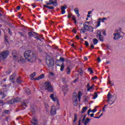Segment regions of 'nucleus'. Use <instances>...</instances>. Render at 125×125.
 Listing matches in <instances>:
<instances>
[{"label": "nucleus", "mask_w": 125, "mask_h": 125, "mask_svg": "<svg viewBox=\"0 0 125 125\" xmlns=\"http://www.w3.org/2000/svg\"><path fill=\"white\" fill-rule=\"evenodd\" d=\"M25 59H27L29 62H34L36 61V54L31 50L26 51L24 53Z\"/></svg>", "instance_id": "f257e3e1"}, {"label": "nucleus", "mask_w": 125, "mask_h": 125, "mask_svg": "<svg viewBox=\"0 0 125 125\" xmlns=\"http://www.w3.org/2000/svg\"><path fill=\"white\" fill-rule=\"evenodd\" d=\"M123 29L121 27H118L116 29H115V33L113 34V39L115 41L119 40V39H121L122 38L121 33H123Z\"/></svg>", "instance_id": "f03ea898"}, {"label": "nucleus", "mask_w": 125, "mask_h": 125, "mask_svg": "<svg viewBox=\"0 0 125 125\" xmlns=\"http://www.w3.org/2000/svg\"><path fill=\"white\" fill-rule=\"evenodd\" d=\"M43 88L45 90L48 91V92H53V87L51 84L49 82H45L43 85Z\"/></svg>", "instance_id": "7ed1b4c3"}, {"label": "nucleus", "mask_w": 125, "mask_h": 125, "mask_svg": "<svg viewBox=\"0 0 125 125\" xmlns=\"http://www.w3.org/2000/svg\"><path fill=\"white\" fill-rule=\"evenodd\" d=\"M116 97L112 95L111 93H108L107 94V100L106 101L108 102V104L110 105H112V104H114L115 102L116 101Z\"/></svg>", "instance_id": "20e7f679"}, {"label": "nucleus", "mask_w": 125, "mask_h": 125, "mask_svg": "<svg viewBox=\"0 0 125 125\" xmlns=\"http://www.w3.org/2000/svg\"><path fill=\"white\" fill-rule=\"evenodd\" d=\"M9 55V52L7 50L4 51L0 54V60L5 59Z\"/></svg>", "instance_id": "39448f33"}, {"label": "nucleus", "mask_w": 125, "mask_h": 125, "mask_svg": "<svg viewBox=\"0 0 125 125\" xmlns=\"http://www.w3.org/2000/svg\"><path fill=\"white\" fill-rule=\"evenodd\" d=\"M46 63L49 67H52L54 65V60L51 58L46 59Z\"/></svg>", "instance_id": "423d86ee"}, {"label": "nucleus", "mask_w": 125, "mask_h": 125, "mask_svg": "<svg viewBox=\"0 0 125 125\" xmlns=\"http://www.w3.org/2000/svg\"><path fill=\"white\" fill-rule=\"evenodd\" d=\"M21 102V99L19 98H14L7 102L8 104H14V103H18Z\"/></svg>", "instance_id": "0eeeda50"}, {"label": "nucleus", "mask_w": 125, "mask_h": 125, "mask_svg": "<svg viewBox=\"0 0 125 125\" xmlns=\"http://www.w3.org/2000/svg\"><path fill=\"white\" fill-rule=\"evenodd\" d=\"M103 32V30H98L97 31V38H98L99 39L100 42H104V38L103 37V35H101V32Z\"/></svg>", "instance_id": "6e6552de"}, {"label": "nucleus", "mask_w": 125, "mask_h": 125, "mask_svg": "<svg viewBox=\"0 0 125 125\" xmlns=\"http://www.w3.org/2000/svg\"><path fill=\"white\" fill-rule=\"evenodd\" d=\"M72 100L73 105L74 106H78V97H77V93H74V96L72 97Z\"/></svg>", "instance_id": "1a4fd4ad"}, {"label": "nucleus", "mask_w": 125, "mask_h": 125, "mask_svg": "<svg viewBox=\"0 0 125 125\" xmlns=\"http://www.w3.org/2000/svg\"><path fill=\"white\" fill-rule=\"evenodd\" d=\"M83 26L84 30H86V31H89V32H93V27L89 26L85 23H84Z\"/></svg>", "instance_id": "9d476101"}, {"label": "nucleus", "mask_w": 125, "mask_h": 125, "mask_svg": "<svg viewBox=\"0 0 125 125\" xmlns=\"http://www.w3.org/2000/svg\"><path fill=\"white\" fill-rule=\"evenodd\" d=\"M47 5H57V0H49V2H46Z\"/></svg>", "instance_id": "9b49d317"}, {"label": "nucleus", "mask_w": 125, "mask_h": 125, "mask_svg": "<svg viewBox=\"0 0 125 125\" xmlns=\"http://www.w3.org/2000/svg\"><path fill=\"white\" fill-rule=\"evenodd\" d=\"M50 98L54 101V102H56L57 104H59V102L58 101V99L57 98L54 96V94H52L50 96Z\"/></svg>", "instance_id": "f8f14e48"}, {"label": "nucleus", "mask_w": 125, "mask_h": 125, "mask_svg": "<svg viewBox=\"0 0 125 125\" xmlns=\"http://www.w3.org/2000/svg\"><path fill=\"white\" fill-rule=\"evenodd\" d=\"M50 113L51 115H56V107L55 106H52Z\"/></svg>", "instance_id": "ddd939ff"}, {"label": "nucleus", "mask_w": 125, "mask_h": 125, "mask_svg": "<svg viewBox=\"0 0 125 125\" xmlns=\"http://www.w3.org/2000/svg\"><path fill=\"white\" fill-rule=\"evenodd\" d=\"M16 60H15L16 61H18V62H21L22 63V62H24V59L22 58V57L19 56V57H16Z\"/></svg>", "instance_id": "4468645a"}, {"label": "nucleus", "mask_w": 125, "mask_h": 125, "mask_svg": "<svg viewBox=\"0 0 125 125\" xmlns=\"http://www.w3.org/2000/svg\"><path fill=\"white\" fill-rule=\"evenodd\" d=\"M32 125H38V121L36 117H33L32 119V121H31Z\"/></svg>", "instance_id": "2eb2a0df"}, {"label": "nucleus", "mask_w": 125, "mask_h": 125, "mask_svg": "<svg viewBox=\"0 0 125 125\" xmlns=\"http://www.w3.org/2000/svg\"><path fill=\"white\" fill-rule=\"evenodd\" d=\"M62 91H63L64 93H66L68 91V86L67 85H64L62 86Z\"/></svg>", "instance_id": "dca6fc26"}, {"label": "nucleus", "mask_w": 125, "mask_h": 125, "mask_svg": "<svg viewBox=\"0 0 125 125\" xmlns=\"http://www.w3.org/2000/svg\"><path fill=\"white\" fill-rule=\"evenodd\" d=\"M44 78V74H42L41 75H40L38 77L34 78V80L39 81V80H42V79H43Z\"/></svg>", "instance_id": "f3484780"}, {"label": "nucleus", "mask_w": 125, "mask_h": 125, "mask_svg": "<svg viewBox=\"0 0 125 125\" xmlns=\"http://www.w3.org/2000/svg\"><path fill=\"white\" fill-rule=\"evenodd\" d=\"M16 78V75L15 74H13L10 77V81L12 83H14V80Z\"/></svg>", "instance_id": "a211bd4d"}, {"label": "nucleus", "mask_w": 125, "mask_h": 125, "mask_svg": "<svg viewBox=\"0 0 125 125\" xmlns=\"http://www.w3.org/2000/svg\"><path fill=\"white\" fill-rule=\"evenodd\" d=\"M6 96V93L3 92H0V99H4V97Z\"/></svg>", "instance_id": "6ab92c4d"}, {"label": "nucleus", "mask_w": 125, "mask_h": 125, "mask_svg": "<svg viewBox=\"0 0 125 125\" xmlns=\"http://www.w3.org/2000/svg\"><path fill=\"white\" fill-rule=\"evenodd\" d=\"M12 55L14 57V60H16V57H17V51H16V50L13 51L12 52Z\"/></svg>", "instance_id": "aec40b11"}, {"label": "nucleus", "mask_w": 125, "mask_h": 125, "mask_svg": "<svg viewBox=\"0 0 125 125\" xmlns=\"http://www.w3.org/2000/svg\"><path fill=\"white\" fill-rule=\"evenodd\" d=\"M21 107V108H23L21 109V110H24V109H26V107H27V104L25 103H22Z\"/></svg>", "instance_id": "412c9836"}, {"label": "nucleus", "mask_w": 125, "mask_h": 125, "mask_svg": "<svg viewBox=\"0 0 125 125\" xmlns=\"http://www.w3.org/2000/svg\"><path fill=\"white\" fill-rule=\"evenodd\" d=\"M82 96H83V93H82V92H81V91H79L78 92V95L79 101H81V98Z\"/></svg>", "instance_id": "4be33fe9"}, {"label": "nucleus", "mask_w": 125, "mask_h": 125, "mask_svg": "<svg viewBox=\"0 0 125 125\" xmlns=\"http://www.w3.org/2000/svg\"><path fill=\"white\" fill-rule=\"evenodd\" d=\"M74 11H75V13L76 14H77L78 17H80V13H79V8H75L74 9Z\"/></svg>", "instance_id": "5701e85b"}, {"label": "nucleus", "mask_w": 125, "mask_h": 125, "mask_svg": "<svg viewBox=\"0 0 125 125\" xmlns=\"http://www.w3.org/2000/svg\"><path fill=\"white\" fill-rule=\"evenodd\" d=\"M35 38L39 41H42V40L43 39V36L42 35H41L39 37H36Z\"/></svg>", "instance_id": "b1692460"}, {"label": "nucleus", "mask_w": 125, "mask_h": 125, "mask_svg": "<svg viewBox=\"0 0 125 125\" xmlns=\"http://www.w3.org/2000/svg\"><path fill=\"white\" fill-rule=\"evenodd\" d=\"M77 120H78L77 114H74V120H73V124H77V123H76V122H77Z\"/></svg>", "instance_id": "393cba45"}, {"label": "nucleus", "mask_w": 125, "mask_h": 125, "mask_svg": "<svg viewBox=\"0 0 125 125\" xmlns=\"http://www.w3.org/2000/svg\"><path fill=\"white\" fill-rule=\"evenodd\" d=\"M93 87H94V84H93L92 86L87 88V91H90V90H92V89H93Z\"/></svg>", "instance_id": "a878e982"}, {"label": "nucleus", "mask_w": 125, "mask_h": 125, "mask_svg": "<svg viewBox=\"0 0 125 125\" xmlns=\"http://www.w3.org/2000/svg\"><path fill=\"white\" fill-rule=\"evenodd\" d=\"M90 122V120L89 118H87L85 121L84 122V125H86L88 123Z\"/></svg>", "instance_id": "bb28decb"}, {"label": "nucleus", "mask_w": 125, "mask_h": 125, "mask_svg": "<svg viewBox=\"0 0 125 125\" xmlns=\"http://www.w3.org/2000/svg\"><path fill=\"white\" fill-rule=\"evenodd\" d=\"M36 76V73L34 72L33 73L31 74L30 75V80H31L32 81H33V80H34V77H35Z\"/></svg>", "instance_id": "cd10ccee"}, {"label": "nucleus", "mask_w": 125, "mask_h": 125, "mask_svg": "<svg viewBox=\"0 0 125 125\" xmlns=\"http://www.w3.org/2000/svg\"><path fill=\"white\" fill-rule=\"evenodd\" d=\"M35 32H28V36L29 37H34V35H35Z\"/></svg>", "instance_id": "c85d7f7f"}, {"label": "nucleus", "mask_w": 125, "mask_h": 125, "mask_svg": "<svg viewBox=\"0 0 125 125\" xmlns=\"http://www.w3.org/2000/svg\"><path fill=\"white\" fill-rule=\"evenodd\" d=\"M93 43L94 44H97V43H98V40H97L96 39H93Z\"/></svg>", "instance_id": "c756f323"}, {"label": "nucleus", "mask_w": 125, "mask_h": 125, "mask_svg": "<svg viewBox=\"0 0 125 125\" xmlns=\"http://www.w3.org/2000/svg\"><path fill=\"white\" fill-rule=\"evenodd\" d=\"M87 110V107H83L82 109V113H84V112H85V111H86Z\"/></svg>", "instance_id": "7c9ffc66"}, {"label": "nucleus", "mask_w": 125, "mask_h": 125, "mask_svg": "<svg viewBox=\"0 0 125 125\" xmlns=\"http://www.w3.org/2000/svg\"><path fill=\"white\" fill-rule=\"evenodd\" d=\"M25 90L26 94H27V95H30V94H31V91H30V89H26Z\"/></svg>", "instance_id": "2f4dec72"}, {"label": "nucleus", "mask_w": 125, "mask_h": 125, "mask_svg": "<svg viewBox=\"0 0 125 125\" xmlns=\"http://www.w3.org/2000/svg\"><path fill=\"white\" fill-rule=\"evenodd\" d=\"M17 83H22V81L20 79V77L17 79Z\"/></svg>", "instance_id": "473e14b6"}, {"label": "nucleus", "mask_w": 125, "mask_h": 125, "mask_svg": "<svg viewBox=\"0 0 125 125\" xmlns=\"http://www.w3.org/2000/svg\"><path fill=\"white\" fill-rule=\"evenodd\" d=\"M72 19L74 21V23L76 24L77 23V19H76V17L74 16H72Z\"/></svg>", "instance_id": "72a5a7b5"}, {"label": "nucleus", "mask_w": 125, "mask_h": 125, "mask_svg": "<svg viewBox=\"0 0 125 125\" xmlns=\"http://www.w3.org/2000/svg\"><path fill=\"white\" fill-rule=\"evenodd\" d=\"M67 8V5H64L61 7L62 10H65Z\"/></svg>", "instance_id": "f704fd0d"}, {"label": "nucleus", "mask_w": 125, "mask_h": 125, "mask_svg": "<svg viewBox=\"0 0 125 125\" xmlns=\"http://www.w3.org/2000/svg\"><path fill=\"white\" fill-rule=\"evenodd\" d=\"M99 21L97 22V27H99L100 26V23L101 22V19L100 18L99 19Z\"/></svg>", "instance_id": "c9c22d12"}, {"label": "nucleus", "mask_w": 125, "mask_h": 125, "mask_svg": "<svg viewBox=\"0 0 125 125\" xmlns=\"http://www.w3.org/2000/svg\"><path fill=\"white\" fill-rule=\"evenodd\" d=\"M65 68V66H64V65L63 64H62L61 66V71H63L64 70V68Z\"/></svg>", "instance_id": "e433bc0d"}, {"label": "nucleus", "mask_w": 125, "mask_h": 125, "mask_svg": "<svg viewBox=\"0 0 125 125\" xmlns=\"http://www.w3.org/2000/svg\"><path fill=\"white\" fill-rule=\"evenodd\" d=\"M105 20H107V18H103L102 20L101 19V21L103 22L104 23L105 22Z\"/></svg>", "instance_id": "4c0bfd02"}, {"label": "nucleus", "mask_w": 125, "mask_h": 125, "mask_svg": "<svg viewBox=\"0 0 125 125\" xmlns=\"http://www.w3.org/2000/svg\"><path fill=\"white\" fill-rule=\"evenodd\" d=\"M59 63H60V60H57L56 62V65H57V66H60V64H59Z\"/></svg>", "instance_id": "58836bf2"}, {"label": "nucleus", "mask_w": 125, "mask_h": 125, "mask_svg": "<svg viewBox=\"0 0 125 125\" xmlns=\"http://www.w3.org/2000/svg\"><path fill=\"white\" fill-rule=\"evenodd\" d=\"M66 71H67L66 73H67V75H70V74L71 73V70L69 69V68H67Z\"/></svg>", "instance_id": "ea45409f"}, {"label": "nucleus", "mask_w": 125, "mask_h": 125, "mask_svg": "<svg viewBox=\"0 0 125 125\" xmlns=\"http://www.w3.org/2000/svg\"><path fill=\"white\" fill-rule=\"evenodd\" d=\"M98 96V95L97 94V93H95L93 99H96Z\"/></svg>", "instance_id": "a19ab883"}, {"label": "nucleus", "mask_w": 125, "mask_h": 125, "mask_svg": "<svg viewBox=\"0 0 125 125\" xmlns=\"http://www.w3.org/2000/svg\"><path fill=\"white\" fill-rule=\"evenodd\" d=\"M107 106H108V105L107 104L104 105V106L103 108V112H105V108H106Z\"/></svg>", "instance_id": "79ce46f5"}, {"label": "nucleus", "mask_w": 125, "mask_h": 125, "mask_svg": "<svg viewBox=\"0 0 125 125\" xmlns=\"http://www.w3.org/2000/svg\"><path fill=\"white\" fill-rule=\"evenodd\" d=\"M60 61H62V62H65V59H64L63 58H60Z\"/></svg>", "instance_id": "37998d69"}, {"label": "nucleus", "mask_w": 125, "mask_h": 125, "mask_svg": "<svg viewBox=\"0 0 125 125\" xmlns=\"http://www.w3.org/2000/svg\"><path fill=\"white\" fill-rule=\"evenodd\" d=\"M72 32L73 33H75V34H76L77 33V29L76 28H73V30H72Z\"/></svg>", "instance_id": "c03bdc74"}, {"label": "nucleus", "mask_w": 125, "mask_h": 125, "mask_svg": "<svg viewBox=\"0 0 125 125\" xmlns=\"http://www.w3.org/2000/svg\"><path fill=\"white\" fill-rule=\"evenodd\" d=\"M47 8H48V9H54V7L48 6Z\"/></svg>", "instance_id": "a18cd8bd"}, {"label": "nucleus", "mask_w": 125, "mask_h": 125, "mask_svg": "<svg viewBox=\"0 0 125 125\" xmlns=\"http://www.w3.org/2000/svg\"><path fill=\"white\" fill-rule=\"evenodd\" d=\"M80 32L82 33V34H84V33H85V31L83 29H81L80 30Z\"/></svg>", "instance_id": "49530a36"}, {"label": "nucleus", "mask_w": 125, "mask_h": 125, "mask_svg": "<svg viewBox=\"0 0 125 125\" xmlns=\"http://www.w3.org/2000/svg\"><path fill=\"white\" fill-rule=\"evenodd\" d=\"M97 79V76H95L92 78V81H94L95 80H96Z\"/></svg>", "instance_id": "de8ad7c7"}, {"label": "nucleus", "mask_w": 125, "mask_h": 125, "mask_svg": "<svg viewBox=\"0 0 125 125\" xmlns=\"http://www.w3.org/2000/svg\"><path fill=\"white\" fill-rule=\"evenodd\" d=\"M96 111H97V109L95 108V109L91 110V112H92L93 113H95V112H96Z\"/></svg>", "instance_id": "09e8293b"}, {"label": "nucleus", "mask_w": 125, "mask_h": 125, "mask_svg": "<svg viewBox=\"0 0 125 125\" xmlns=\"http://www.w3.org/2000/svg\"><path fill=\"white\" fill-rule=\"evenodd\" d=\"M91 112V109H89L88 111V112H87V115H88V116H89V115H90V113Z\"/></svg>", "instance_id": "8fccbe9b"}, {"label": "nucleus", "mask_w": 125, "mask_h": 125, "mask_svg": "<svg viewBox=\"0 0 125 125\" xmlns=\"http://www.w3.org/2000/svg\"><path fill=\"white\" fill-rule=\"evenodd\" d=\"M85 45H86V46H88L89 45L88 42L85 41Z\"/></svg>", "instance_id": "3c124183"}, {"label": "nucleus", "mask_w": 125, "mask_h": 125, "mask_svg": "<svg viewBox=\"0 0 125 125\" xmlns=\"http://www.w3.org/2000/svg\"><path fill=\"white\" fill-rule=\"evenodd\" d=\"M65 10H62V14H65Z\"/></svg>", "instance_id": "603ef678"}, {"label": "nucleus", "mask_w": 125, "mask_h": 125, "mask_svg": "<svg viewBox=\"0 0 125 125\" xmlns=\"http://www.w3.org/2000/svg\"><path fill=\"white\" fill-rule=\"evenodd\" d=\"M49 75H50V76H51L52 77H54V73H52V72H50V73H49Z\"/></svg>", "instance_id": "864d4df0"}, {"label": "nucleus", "mask_w": 125, "mask_h": 125, "mask_svg": "<svg viewBox=\"0 0 125 125\" xmlns=\"http://www.w3.org/2000/svg\"><path fill=\"white\" fill-rule=\"evenodd\" d=\"M45 107L46 109H48V107H49V106H48V104H45Z\"/></svg>", "instance_id": "5fc2aeb1"}, {"label": "nucleus", "mask_w": 125, "mask_h": 125, "mask_svg": "<svg viewBox=\"0 0 125 125\" xmlns=\"http://www.w3.org/2000/svg\"><path fill=\"white\" fill-rule=\"evenodd\" d=\"M97 61L99 63H100V62H101V60H100V58L98 57L97 59Z\"/></svg>", "instance_id": "6e6d98bb"}, {"label": "nucleus", "mask_w": 125, "mask_h": 125, "mask_svg": "<svg viewBox=\"0 0 125 125\" xmlns=\"http://www.w3.org/2000/svg\"><path fill=\"white\" fill-rule=\"evenodd\" d=\"M62 82L65 83H66V79L65 78H62Z\"/></svg>", "instance_id": "4d7b16f0"}, {"label": "nucleus", "mask_w": 125, "mask_h": 125, "mask_svg": "<svg viewBox=\"0 0 125 125\" xmlns=\"http://www.w3.org/2000/svg\"><path fill=\"white\" fill-rule=\"evenodd\" d=\"M5 114H9V110H5Z\"/></svg>", "instance_id": "13d9d810"}, {"label": "nucleus", "mask_w": 125, "mask_h": 125, "mask_svg": "<svg viewBox=\"0 0 125 125\" xmlns=\"http://www.w3.org/2000/svg\"><path fill=\"white\" fill-rule=\"evenodd\" d=\"M103 35H104V36H106V31H104L103 32Z\"/></svg>", "instance_id": "bf43d9fd"}, {"label": "nucleus", "mask_w": 125, "mask_h": 125, "mask_svg": "<svg viewBox=\"0 0 125 125\" xmlns=\"http://www.w3.org/2000/svg\"><path fill=\"white\" fill-rule=\"evenodd\" d=\"M84 59L85 61H87V57H84Z\"/></svg>", "instance_id": "052dcab7"}, {"label": "nucleus", "mask_w": 125, "mask_h": 125, "mask_svg": "<svg viewBox=\"0 0 125 125\" xmlns=\"http://www.w3.org/2000/svg\"><path fill=\"white\" fill-rule=\"evenodd\" d=\"M90 116L91 117V118H93V117L94 116V114H91L90 115Z\"/></svg>", "instance_id": "680f3d73"}, {"label": "nucleus", "mask_w": 125, "mask_h": 125, "mask_svg": "<svg viewBox=\"0 0 125 125\" xmlns=\"http://www.w3.org/2000/svg\"><path fill=\"white\" fill-rule=\"evenodd\" d=\"M84 120H85V116H83L82 122H84Z\"/></svg>", "instance_id": "e2e57ef3"}, {"label": "nucleus", "mask_w": 125, "mask_h": 125, "mask_svg": "<svg viewBox=\"0 0 125 125\" xmlns=\"http://www.w3.org/2000/svg\"><path fill=\"white\" fill-rule=\"evenodd\" d=\"M20 8H21V7H20V6H18L17 7V10H19L20 9Z\"/></svg>", "instance_id": "0e129e2a"}, {"label": "nucleus", "mask_w": 125, "mask_h": 125, "mask_svg": "<svg viewBox=\"0 0 125 125\" xmlns=\"http://www.w3.org/2000/svg\"><path fill=\"white\" fill-rule=\"evenodd\" d=\"M91 13H92V11H89L88 12V14L89 15H90V14H91Z\"/></svg>", "instance_id": "69168bd1"}, {"label": "nucleus", "mask_w": 125, "mask_h": 125, "mask_svg": "<svg viewBox=\"0 0 125 125\" xmlns=\"http://www.w3.org/2000/svg\"><path fill=\"white\" fill-rule=\"evenodd\" d=\"M19 35H21V37H23V33L22 32H19Z\"/></svg>", "instance_id": "338daca9"}, {"label": "nucleus", "mask_w": 125, "mask_h": 125, "mask_svg": "<svg viewBox=\"0 0 125 125\" xmlns=\"http://www.w3.org/2000/svg\"><path fill=\"white\" fill-rule=\"evenodd\" d=\"M91 48H94V45L92 44H91Z\"/></svg>", "instance_id": "774afa93"}]
</instances>
